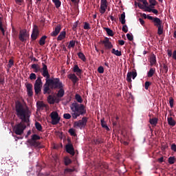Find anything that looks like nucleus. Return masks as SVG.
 <instances>
[{
	"label": "nucleus",
	"mask_w": 176,
	"mask_h": 176,
	"mask_svg": "<svg viewBox=\"0 0 176 176\" xmlns=\"http://www.w3.org/2000/svg\"><path fill=\"white\" fill-rule=\"evenodd\" d=\"M32 69H34V72L37 73L39 71L42 72V76L45 78V83L42 87H41V92L43 91V94H52V90L56 89H63L64 85L60 82L59 78H50L49 74V71L47 69V65L45 63H42V69L38 67V65L36 64H33L31 66Z\"/></svg>",
	"instance_id": "nucleus-1"
},
{
	"label": "nucleus",
	"mask_w": 176,
	"mask_h": 176,
	"mask_svg": "<svg viewBox=\"0 0 176 176\" xmlns=\"http://www.w3.org/2000/svg\"><path fill=\"white\" fill-rule=\"evenodd\" d=\"M15 111L16 112V116L22 120V122L13 126V132L16 135H21L23 134L25 129L27 128V125H25L24 123H28V118H30V115L28 114V110L25 109L20 102L15 105Z\"/></svg>",
	"instance_id": "nucleus-2"
},
{
	"label": "nucleus",
	"mask_w": 176,
	"mask_h": 176,
	"mask_svg": "<svg viewBox=\"0 0 176 176\" xmlns=\"http://www.w3.org/2000/svg\"><path fill=\"white\" fill-rule=\"evenodd\" d=\"M70 109L71 111L73 113H71V114L64 113L63 116L64 119L69 120L71 119V118H73V119H76L78 117L83 116L86 114L85 104L74 102L71 104Z\"/></svg>",
	"instance_id": "nucleus-3"
},
{
	"label": "nucleus",
	"mask_w": 176,
	"mask_h": 176,
	"mask_svg": "<svg viewBox=\"0 0 176 176\" xmlns=\"http://www.w3.org/2000/svg\"><path fill=\"white\" fill-rule=\"evenodd\" d=\"M30 80H35L34 87H35V96L40 94V88L42 87V80L40 77H36L34 73L30 74V76L28 77Z\"/></svg>",
	"instance_id": "nucleus-4"
},
{
	"label": "nucleus",
	"mask_w": 176,
	"mask_h": 176,
	"mask_svg": "<svg viewBox=\"0 0 176 176\" xmlns=\"http://www.w3.org/2000/svg\"><path fill=\"white\" fill-rule=\"evenodd\" d=\"M73 72L76 73V74H69L67 76V78H69V80H71V82H73V84L76 85V82H78V81H79V79L76 76H81L82 71L81 70V69H79V67H78V65H74V67H73Z\"/></svg>",
	"instance_id": "nucleus-5"
},
{
	"label": "nucleus",
	"mask_w": 176,
	"mask_h": 176,
	"mask_svg": "<svg viewBox=\"0 0 176 176\" xmlns=\"http://www.w3.org/2000/svg\"><path fill=\"white\" fill-rule=\"evenodd\" d=\"M40 140V136L34 134L32 135V139L28 140V144H30V146L35 147V148H38L40 146V142H37V140Z\"/></svg>",
	"instance_id": "nucleus-6"
},
{
	"label": "nucleus",
	"mask_w": 176,
	"mask_h": 176,
	"mask_svg": "<svg viewBox=\"0 0 176 176\" xmlns=\"http://www.w3.org/2000/svg\"><path fill=\"white\" fill-rule=\"evenodd\" d=\"M87 123H88V118L82 117L81 120L74 122V128L78 127L81 129H85Z\"/></svg>",
	"instance_id": "nucleus-7"
},
{
	"label": "nucleus",
	"mask_w": 176,
	"mask_h": 176,
	"mask_svg": "<svg viewBox=\"0 0 176 176\" xmlns=\"http://www.w3.org/2000/svg\"><path fill=\"white\" fill-rule=\"evenodd\" d=\"M51 124L52 125H57V124H59V122L60 121V117H59V113H57L56 111H52L51 112Z\"/></svg>",
	"instance_id": "nucleus-8"
},
{
	"label": "nucleus",
	"mask_w": 176,
	"mask_h": 176,
	"mask_svg": "<svg viewBox=\"0 0 176 176\" xmlns=\"http://www.w3.org/2000/svg\"><path fill=\"white\" fill-rule=\"evenodd\" d=\"M28 38H30V34L27 32V30H20L19 39L21 42H25Z\"/></svg>",
	"instance_id": "nucleus-9"
},
{
	"label": "nucleus",
	"mask_w": 176,
	"mask_h": 176,
	"mask_svg": "<svg viewBox=\"0 0 176 176\" xmlns=\"http://www.w3.org/2000/svg\"><path fill=\"white\" fill-rule=\"evenodd\" d=\"M25 88L27 89V96L28 97H32L34 96V92H35V87L30 83L25 84Z\"/></svg>",
	"instance_id": "nucleus-10"
},
{
	"label": "nucleus",
	"mask_w": 176,
	"mask_h": 176,
	"mask_svg": "<svg viewBox=\"0 0 176 176\" xmlns=\"http://www.w3.org/2000/svg\"><path fill=\"white\" fill-rule=\"evenodd\" d=\"M38 36H39V30L38 29V25H34L32 30V33L31 35V38L32 41H36Z\"/></svg>",
	"instance_id": "nucleus-11"
},
{
	"label": "nucleus",
	"mask_w": 176,
	"mask_h": 176,
	"mask_svg": "<svg viewBox=\"0 0 176 176\" xmlns=\"http://www.w3.org/2000/svg\"><path fill=\"white\" fill-rule=\"evenodd\" d=\"M135 77H137V72H130L127 73V82L131 83L132 82L133 79H135Z\"/></svg>",
	"instance_id": "nucleus-12"
},
{
	"label": "nucleus",
	"mask_w": 176,
	"mask_h": 176,
	"mask_svg": "<svg viewBox=\"0 0 176 176\" xmlns=\"http://www.w3.org/2000/svg\"><path fill=\"white\" fill-rule=\"evenodd\" d=\"M47 102L49 103V104L59 103V99L53 96L52 95H49V96H47Z\"/></svg>",
	"instance_id": "nucleus-13"
},
{
	"label": "nucleus",
	"mask_w": 176,
	"mask_h": 176,
	"mask_svg": "<svg viewBox=\"0 0 176 176\" xmlns=\"http://www.w3.org/2000/svg\"><path fill=\"white\" fill-rule=\"evenodd\" d=\"M61 31V25L58 24L55 28L54 31L51 32L50 35L51 36H57L58 34H60V32Z\"/></svg>",
	"instance_id": "nucleus-14"
},
{
	"label": "nucleus",
	"mask_w": 176,
	"mask_h": 176,
	"mask_svg": "<svg viewBox=\"0 0 176 176\" xmlns=\"http://www.w3.org/2000/svg\"><path fill=\"white\" fill-rule=\"evenodd\" d=\"M66 152L71 155H74V148L72 147V144L66 145Z\"/></svg>",
	"instance_id": "nucleus-15"
},
{
	"label": "nucleus",
	"mask_w": 176,
	"mask_h": 176,
	"mask_svg": "<svg viewBox=\"0 0 176 176\" xmlns=\"http://www.w3.org/2000/svg\"><path fill=\"white\" fill-rule=\"evenodd\" d=\"M153 23H154V25L155 27H161L163 24V21H162V20H160V19L155 17L153 19Z\"/></svg>",
	"instance_id": "nucleus-16"
},
{
	"label": "nucleus",
	"mask_w": 176,
	"mask_h": 176,
	"mask_svg": "<svg viewBox=\"0 0 176 176\" xmlns=\"http://www.w3.org/2000/svg\"><path fill=\"white\" fill-rule=\"evenodd\" d=\"M167 52L168 57H173V59L176 60V50L172 52L171 50H168Z\"/></svg>",
	"instance_id": "nucleus-17"
},
{
	"label": "nucleus",
	"mask_w": 176,
	"mask_h": 176,
	"mask_svg": "<svg viewBox=\"0 0 176 176\" xmlns=\"http://www.w3.org/2000/svg\"><path fill=\"white\" fill-rule=\"evenodd\" d=\"M74 99L76 100V102H73V104L82 103V98H81V96H80L79 94H76V95L74 96Z\"/></svg>",
	"instance_id": "nucleus-18"
},
{
	"label": "nucleus",
	"mask_w": 176,
	"mask_h": 176,
	"mask_svg": "<svg viewBox=\"0 0 176 176\" xmlns=\"http://www.w3.org/2000/svg\"><path fill=\"white\" fill-rule=\"evenodd\" d=\"M144 10L145 12H148V13H151L152 12V13H154V14H158L159 13V11H157V10L153 9L149 7H146V9Z\"/></svg>",
	"instance_id": "nucleus-19"
},
{
	"label": "nucleus",
	"mask_w": 176,
	"mask_h": 176,
	"mask_svg": "<svg viewBox=\"0 0 176 176\" xmlns=\"http://www.w3.org/2000/svg\"><path fill=\"white\" fill-rule=\"evenodd\" d=\"M107 8H108V4H100V13H101V14H104L107 10Z\"/></svg>",
	"instance_id": "nucleus-20"
},
{
	"label": "nucleus",
	"mask_w": 176,
	"mask_h": 176,
	"mask_svg": "<svg viewBox=\"0 0 176 176\" xmlns=\"http://www.w3.org/2000/svg\"><path fill=\"white\" fill-rule=\"evenodd\" d=\"M149 63H151V66L155 65V63H157V61H155V55H151V57L149 58Z\"/></svg>",
	"instance_id": "nucleus-21"
},
{
	"label": "nucleus",
	"mask_w": 176,
	"mask_h": 176,
	"mask_svg": "<svg viewBox=\"0 0 176 176\" xmlns=\"http://www.w3.org/2000/svg\"><path fill=\"white\" fill-rule=\"evenodd\" d=\"M120 21L121 24H126V13L122 12L121 16L120 17Z\"/></svg>",
	"instance_id": "nucleus-22"
},
{
	"label": "nucleus",
	"mask_w": 176,
	"mask_h": 176,
	"mask_svg": "<svg viewBox=\"0 0 176 176\" xmlns=\"http://www.w3.org/2000/svg\"><path fill=\"white\" fill-rule=\"evenodd\" d=\"M59 91H57L56 96L58 98H63L64 96V89H57Z\"/></svg>",
	"instance_id": "nucleus-23"
},
{
	"label": "nucleus",
	"mask_w": 176,
	"mask_h": 176,
	"mask_svg": "<svg viewBox=\"0 0 176 176\" xmlns=\"http://www.w3.org/2000/svg\"><path fill=\"white\" fill-rule=\"evenodd\" d=\"M103 30H104V31H106V32L109 36H113V31L112 30L109 29V28H103Z\"/></svg>",
	"instance_id": "nucleus-24"
},
{
	"label": "nucleus",
	"mask_w": 176,
	"mask_h": 176,
	"mask_svg": "<svg viewBox=\"0 0 176 176\" xmlns=\"http://www.w3.org/2000/svg\"><path fill=\"white\" fill-rule=\"evenodd\" d=\"M71 163H72L71 159H69L68 157H64V166H67L71 164Z\"/></svg>",
	"instance_id": "nucleus-25"
},
{
	"label": "nucleus",
	"mask_w": 176,
	"mask_h": 176,
	"mask_svg": "<svg viewBox=\"0 0 176 176\" xmlns=\"http://www.w3.org/2000/svg\"><path fill=\"white\" fill-rule=\"evenodd\" d=\"M155 72V68H151L149 72H147V77L151 78L154 76V73Z\"/></svg>",
	"instance_id": "nucleus-26"
},
{
	"label": "nucleus",
	"mask_w": 176,
	"mask_h": 176,
	"mask_svg": "<svg viewBox=\"0 0 176 176\" xmlns=\"http://www.w3.org/2000/svg\"><path fill=\"white\" fill-rule=\"evenodd\" d=\"M100 123H102V128L104 129V130H107V131H110V128H108V126H107V123L104 122V119L100 120Z\"/></svg>",
	"instance_id": "nucleus-27"
},
{
	"label": "nucleus",
	"mask_w": 176,
	"mask_h": 176,
	"mask_svg": "<svg viewBox=\"0 0 176 176\" xmlns=\"http://www.w3.org/2000/svg\"><path fill=\"white\" fill-rule=\"evenodd\" d=\"M66 32L65 31H63L58 36V41H63L65 38Z\"/></svg>",
	"instance_id": "nucleus-28"
},
{
	"label": "nucleus",
	"mask_w": 176,
	"mask_h": 176,
	"mask_svg": "<svg viewBox=\"0 0 176 176\" xmlns=\"http://www.w3.org/2000/svg\"><path fill=\"white\" fill-rule=\"evenodd\" d=\"M149 124H151V125L155 126V125L157 124V118H154L149 119Z\"/></svg>",
	"instance_id": "nucleus-29"
},
{
	"label": "nucleus",
	"mask_w": 176,
	"mask_h": 176,
	"mask_svg": "<svg viewBox=\"0 0 176 176\" xmlns=\"http://www.w3.org/2000/svg\"><path fill=\"white\" fill-rule=\"evenodd\" d=\"M149 6H146V8H153L156 6L157 1L156 0H149Z\"/></svg>",
	"instance_id": "nucleus-30"
},
{
	"label": "nucleus",
	"mask_w": 176,
	"mask_h": 176,
	"mask_svg": "<svg viewBox=\"0 0 176 176\" xmlns=\"http://www.w3.org/2000/svg\"><path fill=\"white\" fill-rule=\"evenodd\" d=\"M111 54L117 56H121L122 52L120 51L116 50L115 49H111Z\"/></svg>",
	"instance_id": "nucleus-31"
},
{
	"label": "nucleus",
	"mask_w": 176,
	"mask_h": 176,
	"mask_svg": "<svg viewBox=\"0 0 176 176\" xmlns=\"http://www.w3.org/2000/svg\"><path fill=\"white\" fill-rule=\"evenodd\" d=\"M168 124L171 126H174L176 125V122H174V120H173V118H168Z\"/></svg>",
	"instance_id": "nucleus-32"
},
{
	"label": "nucleus",
	"mask_w": 176,
	"mask_h": 176,
	"mask_svg": "<svg viewBox=\"0 0 176 176\" xmlns=\"http://www.w3.org/2000/svg\"><path fill=\"white\" fill-rule=\"evenodd\" d=\"M102 43L103 45H112V43L109 41V38L108 37H105L102 41Z\"/></svg>",
	"instance_id": "nucleus-33"
},
{
	"label": "nucleus",
	"mask_w": 176,
	"mask_h": 176,
	"mask_svg": "<svg viewBox=\"0 0 176 176\" xmlns=\"http://www.w3.org/2000/svg\"><path fill=\"white\" fill-rule=\"evenodd\" d=\"M52 2L54 3V5L56 9H58V8L61 6V1L60 0H52Z\"/></svg>",
	"instance_id": "nucleus-34"
},
{
	"label": "nucleus",
	"mask_w": 176,
	"mask_h": 176,
	"mask_svg": "<svg viewBox=\"0 0 176 176\" xmlns=\"http://www.w3.org/2000/svg\"><path fill=\"white\" fill-rule=\"evenodd\" d=\"M151 85L152 83L150 81H146V82L144 83V89L149 90V87H151Z\"/></svg>",
	"instance_id": "nucleus-35"
},
{
	"label": "nucleus",
	"mask_w": 176,
	"mask_h": 176,
	"mask_svg": "<svg viewBox=\"0 0 176 176\" xmlns=\"http://www.w3.org/2000/svg\"><path fill=\"white\" fill-rule=\"evenodd\" d=\"M47 38V36H43L40 40H39V45H45V42H46V38Z\"/></svg>",
	"instance_id": "nucleus-36"
},
{
	"label": "nucleus",
	"mask_w": 176,
	"mask_h": 176,
	"mask_svg": "<svg viewBox=\"0 0 176 176\" xmlns=\"http://www.w3.org/2000/svg\"><path fill=\"white\" fill-rule=\"evenodd\" d=\"M95 142L96 144H100L104 143V140H103V138H97L96 139H95Z\"/></svg>",
	"instance_id": "nucleus-37"
},
{
	"label": "nucleus",
	"mask_w": 176,
	"mask_h": 176,
	"mask_svg": "<svg viewBox=\"0 0 176 176\" xmlns=\"http://www.w3.org/2000/svg\"><path fill=\"white\" fill-rule=\"evenodd\" d=\"M78 57L80 58V59L82 60V62L86 61V58L85 57V54H83L81 52L78 53Z\"/></svg>",
	"instance_id": "nucleus-38"
},
{
	"label": "nucleus",
	"mask_w": 176,
	"mask_h": 176,
	"mask_svg": "<svg viewBox=\"0 0 176 176\" xmlns=\"http://www.w3.org/2000/svg\"><path fill=\"white\" fill-rule=\"evenodd\" d=\"M35 129H37L38 131H42V125L38 122H35Z\"/></svg>",
	"instance_id": "nucleus-39"
},
{
	"label": "nucleus",
	"mask_w": 176,
	"mask_h": 176,
	"mask_svg": "<svg viewBox=\"0 0 176 176\" xmlns=\"http://www.w3.org/2000/svg\"><path fill=\"white\" fill-rule=\"evenodd\" d=\"M157 28H158V30H157L158 35H162L163 34V28H164L163 25L161 26H158Z\"/></svg>",
	"instance_id": "nucleus-40"
},
{
	"label": "nucleus",
	"mask_w": 176,
	"mask_h": 176,
	"mask_svg": "<svg viewBox=\"0 0 176 176\" xmlns=\"http://www.w3.org/2000/svg\"><path fill=\"white\" fill-rule=\"evenodd\" d=\"M100 168H102V169L107 170L108 169V164H107V162H102V164H100Z\"/></svg>",
	"instance_id": "nucleus-41"
},
{
	"label": "nucleus",
	"mask_w": 176,
	"mask_h": 176,
	"mask_svg": "<svg viewBox=\"0 0 176 176\" xmlns=\"http://www.w3.org/2000/svg\"><path fill=\"white\" fill-rule=\"evenodd\" d=\"M174 161H175L174 157H169L168 158V163H169V164H174Z\"/></svg>",
	"instance_id": "nucleus-42"
},
{
	"label": "nucleus",
	"mask_w": 176,
	"mask_h": 176,
	"mask_svg": "<svg viewBox=\"0 0 176 176\" xmlns=\"http://www.w3.org/2000/svg\"><path fill=\"white\" fill-rule=\"evenodd\" d=\"M68 133H69V135H71V136L76 137V132L74 129H69Z\"/></svg>",
	"instance_id": "nucleus-43"
},
{
	"label": "nucleus",
	"mask_w": 176,
	"mask_h": 176,
	"mask_svg": "<svg viewBox=\"0 0 176 176\" xmlns=\"http://www.w3.org/2000/svg\"><path fill=\"white\" fill-rule=\"evenodd\" d=\"M138 6L140 9H142L145 12V10L146 9V6H143L141 3H138Z\"/></svg>",
	"instance_id": "nucleus-44"
},
{
	"label": "nucleus",
	"mask_w": 176,
	"mask_h": 176,
	"mask_svg": "<svg viewBox=\"0 0 176 176\" xmlns=\"http://www.w3.org/2000/svg\"><path fill=\"white\" fill-rule=\"evenodd\" d=\"M84 30H90V23H87V22H85L84 23V27H83Z\"/></svg>",
	"instance_id": "nucleus-45"
},
{
	"label": "nucleus",
	"mask_w": 176,
	"mask_h": 176,
	"mask_svg": "<svg viewBox=\"0 0 176 176\" xmlns=\"http://www.w3.org/2000/svg\"><path fill=\"white\" fill-rule=\"evenodd\" d=\"M122 31L123 32H124L125 34H127V32H129V28L127 27L126 25H124L122 26Z\"/></svg>",
	"instance_id": "nucleus-46"
},
{
	"label": "nucleus",
	"mask_w": 176,
	"mask_h": 176,
	"mask_svg": "<svg viewBox=\"0 0 176 176\" xmlns=\"http://www.w3.org/2000/svg\"><path fill=\"white\" fill-rule=\"evenodd\" d=\"M2 18L0 17V30L1 31L2 34H5V29L2 27Z\"/></svg>",
	"instance_id": "nucleus-47"
},
{
	"label": "nucleus",
	"mask_w": 176,
	"mask_h": 176,
	"mask_svg": "<svg viewBox=\"0 0 176 176\" xmlns=\"http://www.w3.org/2000/svg\"><path fill=\"white\" fill-rule=\"evenodd\" d=\"M43 107H45V104L42 102H37V109H39L43 108Z\"/></svg>",
	"instance_id": "nucleus-48"
},
{
	"label": "nucleus",
	"mask_w": 176,
	"mask_h": 176,
	"mask_svg": "<svg viewBox=\"0 0 176 176\" xmlns=\"http://www.w3.org/2000/svg\"><path fill=\"white\" fill-rule=\"evenodd\" d=\"M64 172L66 173H72V172H74V168H66V169H64Z\"/></svg>",
	"instance_id": "nucleus-49"
},
{
	"label": "nucleus",
	"mask_w": 176,
	"mask_h": 176,
	"mask_svg": "<svg viewBox=\"0 0 176 176\" xmlns=\"http://www.w3.org/2000/svg\"><path fill=\"white\" fill-rule=\"evenodd\" d=\"M97 71H98V74H103L104 73L103 67L102 66L98 67V69H97Z\"/></svg>",
	"instance_id": "nucleus-50"
},
{
	"label": "nucleus",
	"mask_w": 176,
	"mask_h": 176,
	"mask_svg": "<svg viewBox=\"0 0 176 176\" xmlns=\"http://www.w3.org/2000/svg\"><path fill=\"white\" fill-rule=\"evenodd\" d=\"M5 84V78H3L1 74H0V85H3Z\"/></svg>",
	"instance_id": "nucleus-51"
},
{
	"label": "nucleus",
	"mask_w": 176,
	"mask_h": 176,
	"mask_svg": "<svg viewBox=\"0 0 176 176\" xmlns=\"http://www.w3.org/2000/svg\"><path fill=\"white\" fill-rule=\"evenodd\" d=\"M12 66H13V60L10 59V60H8V68H12Z\"/></svg>",
	"instance_id": "nucleus-52"
},
{
	"label": "nucleus",
	"mask_w": 176,
	"mask_h": 176,
	"mask_svg": "<svg viewBox=\"0 0 176 176\" xmlns=\"http://www.w3.org/2000/svg\"><path fill=\"white\" fill-rule=\"evenodd\" d=\"M174 100H173V98H169V107L173 108Z\"/></svg>",
	"instance_id": "nucleus-53"
},
{
	"label": "nucleus",
	"mask_w": 176,
	"mask_h": 176,
	"mask_svg": "<svg viewBox=\"0 0 176 176\" xmlns=\"http://www.w3.org/2000/svg\"><path fill=\"white\" fill-rule=\"evenodd\" d=\"M126 38H127V39H129V41H133V35H131L130 34H126Z\"/></svg>",
	"instance_id": "nucleus-54"
},
{
	"label": "nucleus",
	"mask_w": 176,
	"mask_h": 176,
	"mask_svg": "<svg viewBox=\"0 0 176 176\" xmlns=\"http://www.w3.org/2000/svg\"><path fill=\"white\" fill-rule=\"evenodd\" d=\"M162 69H164L165 73H168V65H162Z\"/></svg>",
	"instance_id": "nucleus-55"
},
{
	"label": "nucleus",
	"mask_w": 176,
	"mask_h": 176,
	"mask_svg": "<svg viewBox=\"0 0 176 176\" xmlns=\"http://www.w3.org/2000/svg\"><path fill=\"white\" fill-rule=\"evenodd\" d=\"M112 47H113V45H104V49L110 50V49H111Z\"/></svg>",
	"instance_id": "nucleus-56"
},
{
	"label": "nucleus",
	"mask_w": 176,
	"mask_h": 176,
	"mask_svg": "<svg viewBox=\"0 0 176 176\" xmlns=\"http://www.w3.org/2000/svg\"><path fill=\"white\" fill-rule=\"evenodd\" d=\"M171 151L176 153V144H171Z\"/></svg>",
	"instance_id": "nucleus-57"
},
{
	"label": "nucleus",
	"mask_w": 176,
	"mask_h": 176,
	"mask_svg": "<svg viewBox=\"0 0 176 176\" xmlns=\"http://www.w3.org/2000/svg\"><path fill=\"white\" fill-rule=\"evenodd\" d=\"M139 1L140 2H142L144 6H146L148 5V1L146 0H139Z\"/></svg>",
	"instance_id": "nucleus-58"
},
{
	"label": "nucleus",
	"mask_w": 176,
	"mask_h": 176,
	"mask_svg": "<svg viewBox=\"0 0 176 176\" xmlns=\"http://www.w3.org/2000/svg\"><path fill=\"white\" fill-rule=\"evenodd\" d=\"M78 27V22H76L74 25H73V30L74 31H76V28Z\"/></svg>",
	"instance_id": "nucleus-59"
},
{
	"label": "nucleus",
	"mask_w": 176,
	"mask_h": 176,
	"mask_svg": "<svg viewBox=\"0 0 176 176\" xmlns=\"http://www.w3.org/2000/svg\"><path fill=\"white\" fill-rule=\"evenodd\" d=\"M107 3H108V1H107V0H101L100 1V5H107Z\"/></svg>",
	"instance_id": "nucleus-60"
},
{
	"label": "nucleus",
	"mask_w": 176,
	"mask_h": 176,
	"mask_svg": "<svg viewBox=\"0 0 176 176\" xmlns=\"http://www.w3.org/2000/svg\"><path fill=\"white\" fill-rule=\"evenodd\" d=\"M139 21L140 23V24H142V25H144L145 24V21H144V19L140 18L139 19Z\"/></svg>",
	"instance_id": "nucleus-61"
},
{
	"label": "nucleus",
	"mask_w": 176,
	"mask_h": 176,
	"mask_svg": "<svg viewBox=\"0 0 176 176\" xmlns=\"http://www.w3.org/2000/svg\"><path fill=\"white\" fill-rule=\"evenodd\" d=\"M119 45H124V41L123 40H119L118 41Z\"/></svg>",
	"instance_id": "nucleus-62"
},
{
	"label": "nucleus",
	"mask_w": 176,
	"mask_h": 176,
	"mask_svg": "<svg viewBox=\"0 0 176 176\" xmlns=\"http://www.w3.org/2000/svg\"><path fill=\"white\" fill-rule=\"evenodd\" d=\"M69 45H75V40L70 41Z\"/></svg>",
	"instance_id": "nucleus-63"
},
{
	"label": "nucleus",
	"mask_w": 176,
	"mask_h": 176,
	"mask_svg": "<svg viewBox=\"0 0 176 176\" xmlns=\"http://www.w3.org/2000/svg\"><path fill=\"white\" fill-rule=\"evenodd\" d=\"M147 19H148V20H153V19H155L153 16H149V15H147Z\"/></svg>",
	"instance_id": "nucleus-64"
}]
</instances>
